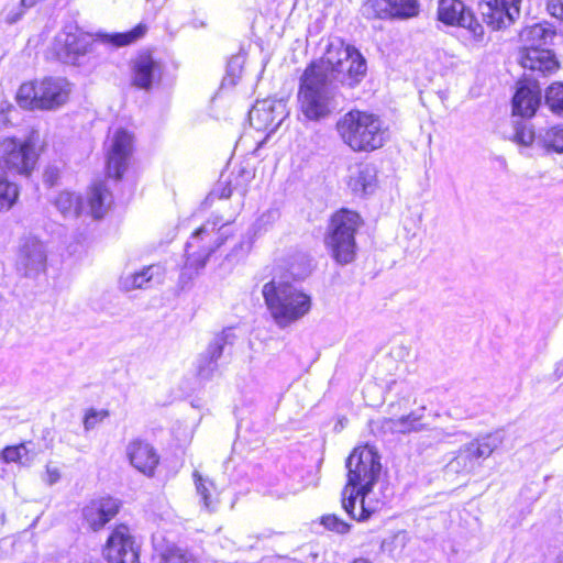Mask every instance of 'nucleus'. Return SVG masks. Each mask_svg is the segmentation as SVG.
<instances>
[{
  "label": "nucleus",
  "instance_id": "8",
  "mask_svg": "<svg viewBox=\"0 0 563 563\" xmlns=\"http://www.w3.org/2000/svg\"><path fill=\"white\" fill-rule=\"evenodd\" d=\"M555 35V30L549 23H536L522 30L520 37L525 48L520 57L521 66L542 76L554 73L559 63L553 52L543 46L550 44Z\"/></svg>",
  "mask_w": 563,
  "mask_h": 563
},
{
  "label": "nucleus",
  "instance_id": "26",
  "mask_svg": "<svg viewBox=\"0 0 563 563\" xmlns=\"http://www.w3.org/2000/svg\"><path fill=\"white\" fill-rule=\"evenodd\" d=\"M521 0H495V30L510 26L520 15Z\"/></svg>",
  "mask_w": 563,
  "mask_h": 563
},
{
  "label": "nucleus",
  "instance_id": "14",
  "mask_svg": "<svg viewBox=\"0 0 563 563\" xmlns=\"http://www.w3.org/2000/svg\"><path fill=\"white\" fill-rule=\"evenodd\" d=\"M288 115L283 99L257 100L249 112L250 124L257 131L275 132Z\"/></svg>",
  "mask_w": 563,
  "mask_h": 563
},
{
  "label": "nucleus",
  "instance_id": "4",
  "mask_svg": "<svg viewBox=\"0 0 563 563\" xmlns=\"http://www.w3.org/2000/svg\"><path fill=\"white\" fill-rule=\"evenodd\" d=\"M338 86L327 80V75L316 65H308L299 79L298 103L301 114L319 122L328 119L340 106Z\"/></svg>",
  "mask_w": 563,
  "mask_h": 563
},
{
  "label": "nucleus",
  "instance_id": "54",
  "mask_svg": "<svg viewBox=\"0 0 563 563\" xmlns=\"http://www.w3.org/2000/svg\"><path fill=\"white\" fill-rule=\"evenodd\" d=\"M2 301H3V298H2V296L0 295V305L2 303Z\"/></svg>",
  "mask_w": 563,
  "mask_h": 563
},
{
  "label": "nucleus",
  "instance_id": "47",
  "mask_svg": "<svg viewBox=\"0 0 563 563\" xmlns=\"http://www.w3.org/2000/svg\"><path fill=\"white\" fill-rule=\"evenodd\" d=\"M60 478V473L57 468L46 467V482L48 485H54Z\"/></svg>",
  "mask_w": 563,
  "mask_h": 563
},
{
  "label": "nucleus",
  "instance_id": "2",
  "mask_svg": "<svg viewBox=\"0 0 563 563\" xmlns=\"http://www.w3.org/2000/svg\"><path fill=\"white\" fill-rule=\"evenodd\" d=\"M146 31V25L140 23L126 32H98L93 35L91 33L84 32L77 24H66L62 32L56 36V54L62 62L77 65L80 63L82 57L93 52L97 41L115 47H122L143 37Z\"/></svg>",
  "mask_w": 563,
  "mask_h": 563
},
{
  "label": "nucleus",
  "instance_id": "53",
  "mask_svg": "<svg viewBox=\"0 0 563 563\" xmlns=\"http://www.w3.org/2000/svg\"><path fill=\"white\" fill-rule=\"evenodd\" d=\"M556 563H563V553L558 555Z\"/></svg>",
  "mask_w": 563,
  "mask_h": 563
},
{
  "label": "nucleus",
  "instance_id": "30",
  "mask_svg": "<svg viewBox=\"0 0 563 563\" xmlns=\"http://www.w3.org/2000/svg\"><path fill=\"white\" fill-rule=\"evenodd\" d=\"M538 144L547 150L563 153V125L559 124L538 133Z\"/></svg>",
  "mask_w": 563,
  "mask_h": 563
},
{
  "label": "nucleus",
  "instance_id": "32",
  "mask_svg": "<svg viewBox=\"0 0 563 563\" xmlns=\"http://www.w3.org/2000/svg\"><path fill=\"white\" fill-rule=\"evenodd\" d=\"M390 5V18L410 19L419 13L418 0H387Z\"/></svg>",
  "mask_w": 563,
  "mask_h": 563
},
{
  "label": "nucleus",
  "instance_id": "27",
  "mask_svg": "<svg viewBox=\"0 0 563 563\" xmlns=\"http://www.w3.org/2000/svg\"><path fill=\"white\" fill-rule=\"evenodd\" d=\"M312 272V260L307 253L303 252H295L289 254L286 260V279L288 276L294 279V282L302 280L307 278Z\"/></svg>",
  "mask_w": 563,
  "mask_h": 563
},
{
  "label": "nucleus",
  "instance_id": "33",
  "mask_svg": "<svg viewBox=\"0 0 563 563\" xmlns=\"http://www.w3.org/2000/svg\"><path fill=\"white\" fill-rule=\"evenodd\" d=\"M38 82H24L20 86L16 93V101L20 107L25 109H37L38 103Z\"/></svg>",
  "mask_w": 563,
  "mask_h": 563
},
{
  "label": "nucleus",
  "instance_id": "22",
  "mask_svg": "<svg viewBox=\"0 0 563 563\" xmlns=\"http://www.w3.org/2000/svg\"><path fill=\"white\" fill-rule=\"evenodd\" d=\"M162 77V68L151 54L143 53L135 57L131 67L132 85L139 89L150 90Z\"/></svg>",
  "mask_w": 563,
  "mask_h": 563
},
{
  "label": "nucleus",
  "instance_id": "11",
  "mask_svg": "<svg viewBox=\"0 0 563 563\" xmlns=\"http://www.w3.org/2000/svg\"><path fill=\"white\" fill-rule=\"evenodd\" d=\"M108 197H110L109 190L99 183L91 187L87 203L81 195L67 190L59 192L53 203L65 219H76L85 214L98 220L106 213Z\"/></svg>",
  "mask_w": 563,
  "mask_h": 563
},
{
  "label": "nucleus",
  "instance_id": "24",
  "mask_svg": "<svg viewBox=\"0 0 563 563\" xmlns=\"http://www.w3.org/2000/svg\"><path fill=\"white\" fill-rule=\"evenodd\" d=\"M426 409V406H421L417 410H412L408 415H402L397 419H386L384 427L393 433L407 434L411 432H420L427 428V424L423 422Z\"/></svg>",
  "mask_w": 563,
  "mask_h": 563
},
{
  "label": "nucleus",
  "instance_id": "38",
  "mask_svg": "<svg viewBox=\"0 0 563 563\" xmlns=\"http://www.w3.org/2000/svg\"><path fill=\"white\" fill-rule=\"evenodd\" d=\"M161 563H198L189 552L179 548L168 549L161 559Z\"/></svg>",
  "mask_w": 563,
  "mask_h": 563
},
{
  "label": "nucleus",
  "instance_id": "23",
  "mask_svg": "<svg viewBox=\"0 0 563 563\" xmlns=\"http://www.w3.org/2000/svg\"><path fill=\"white\" fill-rule=\"evenodd\" d=\"M67 81L63 78H45L38 82L37 109L49 110L62 106L68 99Z\"/></svg>",
  "mask_w": 563,
  "mask_h": 563
},
{
  "label": "nucleus",
  "instance_id": "50",
  "mask_svg": "<svg viewBox=\"0 0 563 563\" xmlns=\"http://www.w3.org/2000/svg\"><path fill=\"white\" fill-rule=\"evenodd\" d=\"M487 12L483 13L487 16V24L490 25L493 23V0H486Z\"/></svg>",
  "mask_w": 563,
  "mask_h": 563
},
{
  "label": "nucleus",
  "instance_id": "41",
  "mask_svg": "<svg viewBox=\"0 0 563 563\" xmlns=\"http://www.w3.org/2000/svg\"><path fill=\"white\" fill-rule=\"evenodd\" d=\"M253 177L254 175L252 170L245 167H240L234 178V188L242 187L244 189L245 186L253 179Z\"/></svg>",
  "mask_w": 563,
  "mask_h": 563
},
{
  "label": "nucleus",
  "instance_id": "18",
  "mask_svg": "<svg viewBox=\"0 0 563 563\" xmlns=\"http://www.w3.org/2000/svg\"><path fill=\"white\" fill-rule=\"evenodd\" d=\"M46 260L44 244L35 238H26L20 246L16 269L25 277H34L45 271Z\"/></svg>",
  "mask_w": 563,
  "mask_h": 563
},
{
  "label": "nucleus",
  "instance_id": "28",
  "mask_svg": "<svg viewBox=\"0 0 563 563\" xmlns=\"http://www.w3.org/2000/svg\"><path fill=\"white\" fill-rule=\"evenodd\" d=\"M194 481L196 486V493L199 497V504L207 511L212 512L218 506L217 497L214 496V485L209 478L202 477L199 472L195 471Z\"/></svg>",
  "mask_w": 563,
  "mask_h": 563
},
{
  "label": "nucleus",
  "instance_id": "52",
  "mask_svg": "<svg viewBox=\"0 0 563 563\" xmlns=\"http://www.w3.org/2000/svg\"><path fill=\"white\" fill-rule=\"evenodd\" d=\"M560 18L563 19V0H560Z\"/></svg>",
  "mask_w": 563,
  "mask_h": 563
},
{
  "label": "nucleus",
  "instance_id": "35",
  "mask_svg": "<svg viewBox=\"0 0 563 563\" xmlns=\"http://www.w3.org/2000/svg\"><path fill=\"white\" fill-rule=\"evenodd\" d=\"M361 11L366 19L390 18V5L387 0H367Z\"/></svg>",
  "mask_w": 563,
  "mask_h": 563
},
{
  "label": "nucleus",
  "instance_id": "45",
  "mask_svg": "<svg viewBox=\"0 0 563 563\" xmlns=\"http://www.w3.org/2000/svg\"><path fill=\"white\" fill-rule=\"evenodd\" d=\"M58 178V169L56 167H47L44 173V183L49 187L54 186Z\"/></svg>",
  "mask_w": 563,
  "mask_h": 563
},
{
  "label": "nucleus",
  "instance_id": "55",
  "mask_svg": "<svg viewBox=\"0 0 563 563\" xmlns=\"http://www.w3.org/2000/svg\"><path fill=\"white\" fill-rule=\"evenodd\" d=\"M2 117H3V114H2V113H0V119H1Z\"/></svg>",
  "mask_w": 563,
  "mask_h": 563
},
{
  "label": "nucleus",
  "instance_id": "25",
  "mask_svg": "<svg viewBox=\"0 0 563 563\" xmlns=\"http://www.w3.org/2000/svg\"><path fill=\"white\" fill-rule=\"evenodd\" d=\"M162 267L161 265H150L140 272L122 277L120 280L121 288L130 291L139 288L151 287L153 280L161 282Z\"/></svg>",
  "mask_w": 563,
  "mask_h": 563
},
{
  "label": "nucleus",
  "instance_id": "46",
  "mask_svg": "<svg viewBox=\"0 0 563 563\" xmlns=\"http://www.w3.org/2000/svg\"><path fill=\"white\" fill-rule=\"evenodd\" d=\"M24 12H25V9H23V8H20L18 10H11L10 12H8V14L5 16L7 23H9V24L16 23L18 21H20L22 19V16L24 15Z\"/></svg>",
  "mask_w": 563,
  "mask_h": 563
},
{
  "label": "nucleus",
  "instance_id": "37",
  "mask_svg": "<svg viewBox=\"0 0 563 563\" xmlns=\"http://www.w3.org/2000/svg\"><path fill=\"white\" fill-rule=\"evenodd\" d=\"M244 63L245 56L243 54L231 56L227 65V75L223 80L229 81L231 85H235V80L242 74Z\"/></svg>",
  "mask_w": 563,
  "mask_h": 563
},
{
  "label": "nucleus",
  "instance_id": "10",
  "mask_svg": "<svg viewBox=\"0 0 563 563\" xmlns=\"http://www.w3.org/2000/svg\"><path fill=\"white\" fill-rule=\"evenodd\" d=\"M360 224L358 213L347 209H341L332 216L324 242L339 264H349L354 260L355 233Z\"/></svg>",
  "mask_w": 563,
  "mask_h": 563
},
{
  "label": "nucleus",
  "instance_id": "1",
  "mask_svg": "<svg viewBox=\"0 0 563 563\" xmlns=\"http://www.w3.org/2000/svg\"><path fill=\"white\" fill-rule=\"evenodd\" d=\"M380 467L378 454L367 445L355 449L346 459L347 484L342 492V507L352 519L366 521L376 512L366 505V496L376 483Z\"/></svg>",
  "mask_w": 563,
  "mask_h": 563
},
{
  "label": "nucleus",
  "instance_id": "36",
  "mask_svg": "<svg viewBox=\"0 0 563 563\" xmlns=\"http://www.w3.org/2000/svg\"><path fill=\"white\" fill-rule=\"evenodd\" d=\"M512 140L518 144L528 146L534 141L538 143V134L534 133L530 123L526 121H516L514 123Z\"/></svg>",
  "mask_w": 563,
  "mask_h": 563
},
{
  "label": "nucleus",
  "instance_id": "20",
  "mask_svg": "<svg viewBox=\"0 0 563 563\" xmlns=\"http://www.w3.org/2000/svg\"><path fill=\"white\" fill-rule=\"evenodd\" d=\"M121 507V501L113 497L92 499L82 508L84 521L93 531H99L111 521Z\"/></svg>",
  "mask_w": 563,
  "mask_h": 563
},
{
  "label": "nucleus",
  "instance_id": "29",
  "mask_svg": "<svg viewBox=\"0 0 563 563\" xmlns=\"http://www.w3.org/2000/svg\"><path fill=\"white\" fill-rule=\"evenodd\" d=\"M35 457V452L27 448L26 443L8 445L0 452V459L4 463H16L21 466H30Z\"/></svg>",
  "mask_w": 563,
  "mask_h": 563
},
{
  "label": "nucleus",
  "instance_id": "19",
  "mask_svg": "<svg viewBox=\"0 0 563 563\" xmlns=\"http://www.w3.org/2000/svg\"><path fill=\"white\" fill-rule=\"evenodd\" d=\"M130 464L140 473L152 477L159 463L156 449L147 441L136 438L131 440L125 449Z\"/></svg>",
  "mask_w": 563,
  "mask_h": 563
},
{
  "label": "nucleus",
  "instance_id": "9",
  "mask_svg": "<svg viewBox=\"0 0 563 563\" xmlns=\"http://www.w3.org/2000/svg\"><path fill=\"white\" fill-rule=\"evenodd\" d=\"M220 221H207L198 228L185 245L186 261L179 275V283L183 287L187 285L206 266L208 258L214 253L228 239V230L222 225L218 231V236L212 244H200L209 236Z\"/></svg>",
  "mask_w": 563,
  "mask_h": 563
},
{
  "label": "nucleus",
  "instance_id": "39",
  "mask_svg": "<svg viewBox=\"0 0 563 563\" xmlns=\"http://www.w3.org/2000/svg\"><path fill=\"white\" fill-rule=\"evenodd\" d=\"M321 523L325 529L336 533H346L350 530V525L335 515H325L321 518Z\"/></svg>",
  "mask_w": 563,
  "mask_h": 563
},
{
  "label": "nucleus",
  "instance_id": "12",
  "mask_svg": "<svg viewBox=\"0 0 563 563\" xmlns=\"http://www.w3.org/2000/svg\"><path fill=\"white\" fill-rule=\"evenodd\" d=\"M236 335L233 328H227L218 333L197 360V374L201 379H210L218 371V361L230 353Z\"/></svg>",
  "mask_w": 563,
  "mask_h": 563
},
{
  "label": "nucleus",
  "instance_id": "49",
  "mask_svg": "<svg viewBox=\"0 0 563 563\" xmlns=\"http://www.w3.org/2000/svg\"><path fill=\"white\" fill-rule=\"evenodd\" d=\"M549 10H550L552 15L560 18V0H558V1L552 0L549 3Z\"/></svg>",
  "mask_w": 563,
  "mask_h": 563
},
{
  "label": "nucleus",
  "instance_id": "5",
  "mask_svg": "<svg viewBox=\"0 0 563 563\" xmlns=\"http://www.w3.org/2000/svg\"><path fill=\"white\" fill-rule=\"evenodd\" d=\"M262 294L273 320L279 328L298 321L311 309V297L301 287L286 279V276L266 283Z\"/></svg>",
  "mask_w": 563,
  "mask_h": 563
},
{
  "label": "nucleus",
  "instance_id": "31",
  "mask_svg": "<svg viewBox=\"0 0 563 563\" xmlns=\"http://www.w3.org/2000/svg\"><path fill=\"white\" fill-rule=\"evenodd\" d=\"M376 183L375 168L371 165H365L360 168L357 175L352 179V187L354 191H361L364 195L373 192Z\"/></svg>",
  "mask_w": 563,
  "mask_h": 563
},
{
  "label": "nucleus",
  "instance_id": "17",
  "mask_svg": "<svg viewBox=\"0 0 563 563\" xmlns=\"http://www.w3.org/2000/svg\"><path fill=\"white\" fill-rule=\"evenodd\" d=\"M133 151V137L123 130L119 129L113 134L108 154L107 173L109 177L120 180L126 170L128 161Z\"/></svg>",
  "mask_w": 563,
  "mask_h": 563
},
{
  "label": "nucleus",
  "instance_id": "7",
  "mask_svg": "<svg viewBox=\"0 0 563 563\" xmlns=\"http://www.w3.org/2000/svg\"><path fill=\"white\" fill-rule=\"evenodd\" d=\"M0 153V210H9L16 201L19 190L14 183L9 181L4 168L12 173L29 175L35 164V153L30 142H20L14 137L1 142Z\"/></svg>",
  "mask_w": 563,
  "mask_h": 563
},
{
  "label": "nucleus",
  "instance_id": "42",
  "mask_svg": "<svg viewBox=\"0 0 563 563\" xmlns=\"http://www.w3.org/2000/svg\"><path fill=\"white\" fill-rule=\"evenodd\" d=\"M285 481H286V476L283 475L280 478L278 477V478H275L274 481L269 482L268 483L269 489L267 493L273 496H276L277 498H280V497L285 496L286 494H288V490L286 487H284V488L279 487L282 485V483Z\"/></svg>",
  "mask_w": 563,
  "mask_h": 563
},
{
  "label": "nucleus",
  "instance_id": "13",
  "mask_svg": "<svg viewBox=\"0 0 563 563\" xmlns=\"http://www.w3.org/2000/svg\"><path fill=\"white\" fill-rule=\"evenodd\" d=\"M438 19L445 25L460 26L477 41L483 38L484 27L476 20L471 9L461 0H440L438 4Z\"/></svg>",
  "mask_w": 563,
  "mask_h": 563
},
{
  "label": "nucleus",
  "instance_id": "3",
  "mask_svg": "<svg viewBox=\"0 0 563 563\" xmlns=\"http://www.w3.org/2000/svg\"><path fill=\"white\" fill-rule=\"evenodd\" d=\"M309 65H316L332 85L340 84L349 88L360 85L367 73L365 57L340 37L330 38L323 55Z\"/></svg>",
  "mask_w": 563,
  "mask_h": 563
},
{
  "label": "nucleus",
  "instance_id": "40",
  "mask_svg": "<svg viewBox=\"0 0 563 563\" xmlns=\"http://www.w3.org/2000/svg\"><path fill=\"white\" fill-rule=\"evenodd\" d=\"M107 417H109L108 410H96L93 408L89 409L84 418L85 430L90 431L95 429L96 426L103 421V419H106Z\"/></svg>",
  "mask_w": 563,
  "mask_h": 563
},
{
  "label": "nucleus",
  "instance_id": "51",
  "mask_svg": "<svg viewBox=\"0 0 563 563\" xmlns=\"http://www.w3.org/2000/svg\"><path fill=\"white\" fill-rule=\"evenodd\" d=\"M352 563H372L369 560L364 558L355 559Z\"/></svg>",
  "mask_w": 563,
  "mask_h": 563
},
{
  "label": "nucleus",
  "instance_id": "44",
  "mask_svg": "<svg viewBox=\"0 0 563 563\" xmlns=\"http://www.w3.org/2000/svg\"><path fill=\"white\" fill-rule=\"evenodd\" d=\"M250 250V244L245 242H240L236 244L231 253L227 255V260L229 261H239L241 257H243Z\"/></svg>",
  "mask_w": 563,
  "mask_h": 563
},
{
  "label": "nucleus",
  "instance_id": "16",
  "mask_svg": "<svg viewBox=\"0 0 563 563\" xmlns=\"http://www.w3.org/2000/svg\"><path fill=\"white\" fill-rule=\"evenodd\" d=\"M103 555L109 563H139V552L126 526L120 525L111 532Z\"/></svg>",
  "mask_w": 563,
  "mask_h": 563
},
{
  "label": "nucleus",
  "instance_id": "21",
  "mask_svg": "<svg viewBox=\"0 0 563 563\" xmlns=\"http://www.w3.org/2000/svg\"><path fill=\"white\" fill-rule=\"evenodd\" d=\"M492 453L493 448L489 443L471 442L461 448L457 454L448 463L446 472L470 473L481 459H486Z\"/></svg>",
  "mask_w": 563,
  "mask_h": 563
},
{
  "label": "nucleus",
  "instance_id": "15",
  "mask_svg": "<svg viewBox=\"0 0 563 563\" xmlns=\"http://www.w3.org/2000/svg\"><path fill=\"white\" fill-rule=\"evenodd\" d=\"M542 93L533 73L525 74L517 82L512 97V113L521 118H532L541 104Z\"/></svg>",
  "mask_w": 563,
  "mask_h": 563
},
{
  "label": "nucleus",
  "instance_id": "6",
  "mask_svg": "<svg viewBox=\"0 0 563 563\" xmlns=\"http://www.w3.org/2000/svg\"><path fill=\"white\" fill-rule=\"evenodd\" d=\"M336 131L343 142L355 152H372L386 141L383 121L374 113L351 110L336 123Z\"/></svg>",
  "mask_w": 563,
  "mask_h": 563
},
{
  "label": "nucleus",
  "instance_id": "48",
  "mask_svg": "<svg viewBox=\"0 0 563 563\" xmlns=\"http://www.w3.org/2000/svg\"><path fill=\"white\" fill-rule=\"evenodd\" d=\"M448 435L449 434L443 429L434 428L430 430V437L434 442H442Z\"/></svg>",
  "mask_w": 563,
  "mask_h": 563
},
{
  "label": "nucleus",
  "instance_id": "43",
  "mask_svg": "<svg viewBox=\"0 0 563 563\" xmlns=\"http://www.w3.org/2000/svg\"><path fill=\"white\" fill-rule=\"evenodd\" d=\"M234 189L235 188L233 181L229 180L224 185L219 184V188L213 189L210 196H217L220 199H227L231 197Z\"/></svg>",
  "mask_w": 563,
  "mask_h": 563
},
{
  "label": "nucleus",
  "instance_id": "34",
  "mask_svg": "<svg viewBox=\"0 0 563 563\" xmlns=\"http://www.w3.org/2000/svg\"><path fill=\"white\" fill-rule=\"evenodd\" d=\"M544 100L553 113L563 118V82H553L545 90Z\"/></svg>",
  "mask_w": 563,
  "mask_h": 563
}]
</instances>
